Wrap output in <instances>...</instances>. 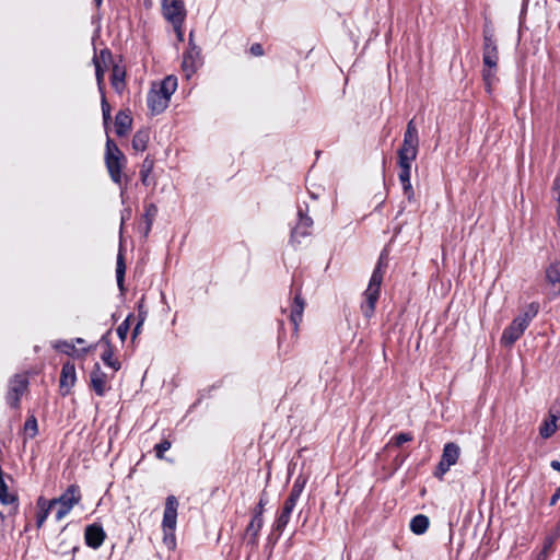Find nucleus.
I'll return each mask as SVG.
<instances>
[{
    "mask_svg": "<svg viewBox=\"0 0 560 560\" xmlns=\"http://www.w3.org/2000/svg\"><path fill=\"white\" fill-rule=\"evenodd\" d=\"M552 545V539L549 538L545 541L541 551L537 556V560H547V552Z\"/></svg>",
    "mask_w": 560,
    "mask_h": 560,
    "instance_id": "50",
    "label": "nucleus"
},
{
    "mask_svg": "<svg viewBox=\"0 0 560 560\" xmlns=\"http://www.w3.org/2000/svg\"><path fill=\"white\" fill-rule=\"evenodd\" d=\"M125 276H126V262L125 257L122 253V246H119V250L117 254V261H116V281L117 287L121 293L126 291L125 288Z\"/></svg>",
    "mask_w": 560,
    "mask_h": 560,
    "instance_id": "24",
    "label": "nucleus"
},
{
    "mask_svg": "<svg viewBox=\"0 0 560 560\" xmlns=\"http://www.w3.org/2000/svg\"><path fill=\"white\" fill-rule=\"evenodd\" d=\"M132 210L130 207H126L120 212V228H119V234L122 235V230L125 222L128 221L131 218Z\"/></svg>",
    "mask_w": 560,
    "mask_h": 560,
    "instance_id": "45",
    "label": "nucleus"
},
{
    "mask_svg": "<svg viewBox=\"0 0 560 560\" xmlns=\"http://www.w3.org/2000/svg\"><path fill=\"white\" fill-rule=\"evenodd\" d=\"M499 51L497 40L483 42L482 62L483 67L498 68Z\"/></svg>",
    "mask_w": 560,
    "mask_h": 560,
    "instance_id": "19",
    "label": "nucleus"
},
{
    "mask_svg": "<svg viewBox=\"0 0 560 560\" xmlns=\"http://www.w3.org/2000/svg\"><path fill=\"white\" fill-rule=\"evenodd\" d=\"M402 190L405 196L407 197L408 201L411 202L415 200V191L411 185V182L408 183H401Z\"/></svg>",
    "mask_w": 560,
    "mask_h": 560,
    "instance_id": "46",
    "label": "nucleus"
},
{
    "mask_svg": "<svg viewBox=\"0 0 560 560\" xmlns=\"http://www.w3.org/2000/svg\"><path fill=\"white\" fill-rule=\"evenodd\" d=\"M558 408H560V394L559 397L556 399L555 404Z\"/></svg>",
    "mask_w": 560,
    "mask_h": 560,
    "instance_id": "61",
    "label": "nucleus"
},
{
    "mask_svg": "<svg viewBox=\"0 0 560 560\" xmlns=\"http://www.w3.org/2000/svg\"><path fill=\"white\" fill-rule=\"evenodd\" d=\"M552 190L555 192V198L558 201L559 207H560V171L558 172V174L553 180Z\"/></svg>",
    "mask_w": 560,
    "mask_h": 560,
    "instance_id": "48",
    "label": "nucleus"
},
{
    "mask_svg": "<svg viewBox=\"0 0 560 560\" xmlns=\"http://www.w3.org/2000/svg\"><path fill=\"white\" fill-rule=\"evenodd\" d=\"M546 279L547 281L556 287L559 285L558 293L560 294V262L556 261L549 265L546 269Z\"/></svg>",
    "mask_w": 560,
    "mask_h": 560,
    "instance_id": "30",
    "label": "nucleus"
},
{
    "mask_svg": "<svg viewBox=\"0 0 560 560\" xmlns=\"http://www.w3.org/2000/svg\"><path fill=\"white\" fill-rule=\"evenodd\" d=\"M560 500V486L556 489L555 493L551 495L549 500V505L553 506Z\"/></svg>",
    "mask_w": 560,
    "mask_h": 560,
    "instance_id": "57",
    "label": "nucleus"
},
{
    "mask_svg": "<svg viewBox=\"0 0 560 560\" xmlns=\"http://www.w3.org/2000/svg\"><path fill=\"white\" fill-rule=\"evenodd\" d=\"M550 467L556 471H560V462L556 459L551 460Z\"/></svg>",
    "mask_w": 560,
    "mask_h": 560,
    "instance_id": "59",
    "label": "nucleus"
},
{
    "mask_svg": "<svg viewBox=\"0 0 560 560\" xmlns=\"http://www.w3.org/2000/svg\"><path fill=\"white\" fill-rule=\"evenodd\" d=\"M113 57L112 51L108 48H104L100 51V57L95 54L93 57V63L95 67V78L97 83V89L101 95L105 94V84H104V73L105 69L102 66V62H106L110 60Z\"/></svg>",
    "mask_w": 560,
    "mask_h": 560,
    "instance_id": "14",
    "label": "nucleus"
},
{
    "mask_svg": "<svg viewBox=\"0 0 560 560\" xmlns=\"http://www.w3.org/2000/svg\"><path fill=\"white\" fill-rule=\"evenodd\" d=\"M124 195H125V191H124V190H121V192H120L121 199H124ZM124 202H125V200H122V203H124Z\"/></svg>",
    "mask_w": 560,
    "mask_h": 560,
    "instance_id": "64",
    "label": "nucleus"
},
{
    "mask_svg": "<svg viewBox=\"0 0 560 560\" xmlns=\"http://www.w3.org/2000/svg\"><path fill=\"white\" fill-rule=\"evenodd\" d=\"M495 73L497 68L483 67L482 69V80L485 82V86L488 93L491 92L492 83L497 80Z\"/></svg>",
    "mask_w": 560,
    "mask_h": 560,
    "instance_id": "35",
    "label": "nucleus"
},
{
    "mask_svg": "<svg viewBox=\"0 0 560 560\" xmlns=\"http://www.w3.org/2000/svg\"><path fill=\"white\" fill-rule=\"evenodd\" d=\"M106 538V533L100 523H93L85 527V545L94 550L98 549Z\"/></svg>",
    "mask_w": 560,
    "mask_h": 560,
    "instance_id": "11",
    "label": "nucleus"
},
{
    "mask_svg": "<svg viewBox=\"0 0 560 560\" xmlns=\"http://www.w3.org/2000/svg\"><path fill=\"white\" fill-rule=\"evenodd\" d=\"M91 387L95 394L103 397L106 393L107 375L102 371L101 365L96 362L90 374Z\"/></svg>",
    "mask_w": 560,
    "mask_h": 560,
    "instance_id": "17",
    "label": "nucleus"
},
{
    "mask_svg": "<svg viewBox=\"0 0 560 560\" xmlns=\"http://www.w3.org/2000/svg\"><path fill=\"white\" fill-rule=\"evenodd\" d=\"M268 504L267 493L264 490L260 494L259 501L253 510V515L257 517H264L265 508Z\"/></svg>",
    "mask_w": 560,
    "mask_h": 560,
    "instance_id": "38",
    "label": "nucleus"
},
{
    "mask_svg": "<svg viewBox=\"0 0 560 560\" xmlns=\"http://www.w3.org/2000/svg\"><path fill=\"white\" fill-rule=\"evenodd\" d=\"M305 308V300L302 298L301 289H298L291 299L290 303V322L293 325V330L296 334L299 325L302 322L303 313Z\"/></svg>",
    "mask_w": 560,
    "mask_h": 560,
    "instance_id": "10",
    "label": "nucleus"
},
{
    "mask_svg": "<svg viewBox=\"0 0 560 560\" xmlns=\"http://www.w3.org/2000/svg\"><path fill=\"white\" fill-rule=\"evenodd\" d=\"M483 42L497 40L494 36V28L490 20L486 19L482 28Z\"/></svg>",
    "mask_w": 560,
    "mask_h": 560,
    "instance_id": "42",
    "label": "nucleus"
},
{
    "mask_svg": "<svg viewBox=\"0 0 560 560\" xmlns=\"http://www.w3.org/2000/svg\"><path fill=\"white\" fill-rule=\"evenodd\" d=\"M75 341H77L78 343H83V342H84V340H83L82 338H77V339H75Z\"/></svg>",
    "mask_w": 560,
    "mask_h": 560,
    "instance_id": "63",
    "label": "nucleus"
},
{
    "mask_svg": "<svg viewBox=\"0 0 560 560\" xmlns=\"http://www.w3.org/2000/svg\"><path fill=\"white\" fill-rule=\"evenodd\" d=\"M202 66L201 49L194 43V32L189 34L188 49L183 55V70L187 77L194 74Z\"/></svg>",
    "mask_w": 560,
    "mask_h": 560,
    "instance_id": "7",
    "label": "nucleus"
},
{
    "mask_svg": "<svg viewBox=\"0 0 560 560\" xmlns=\"http://www.w3.org/2000/svg\"><path fill=\"white\" fill-rule=\"evenodd\" d=\"M114 349H105L101 355L102 361L108 368H112L115 372L120 370L121 364L117 359H114Z\"/></svg>",
    "mask_w": 560,
    "mask_h": 560,
    "instance_id": "33",
    "label": "nucleus"
},
{
    "mask_svg": "<svg viewBox=\"0 0 560 560\" xmlns=\"http://www.w3.org/2000/svg\"><path fill=\"white\" fill-rule=\"evenodd\" d=\"M249 51L253 56L259 57L264 55V48L261 44L255 43L250 46Z\"/></svg>",
    "mask_w": 560,
    "mask_h": 560,
    "instance_id": "54",
    "label": "nucleus"
},
{
    "mask_svg": "<svg viewBox=\"0 0 560 560\" xmlns=\"http://www.w3.org/2000/svg\"><path fill=\"white\" fill-rule=\"evenodd\" d=\"M93 1L97 8H100L103 3V0H93Z\"/></svg>",
    "mask_w": 560,
    "mask_h": 560,
    "instance_id": "60",
    "label": "nucleus"
},
{
    "mask_svg": "<svg viewBox=\"0 0 560 560\" xmlns=\"http://www.w3.org/2000/svg\"><path fill=\"white\" fill-rule=\"evenodd\" d=\"M399 168H400V171L398 174V178H399L400 183L410 182L411 168L410 167H399Z\"/></svg>",
    "mask_w": 560,
    "mask_h": 560,
    "instance_id": "47",
    "label": "nucleus"
},
{
    "mask_svg": "<svg viewBox=\"0 0 560 560\" xmlns=\"http://www.w3.org/2000/svg\"><path fill=\"white\" fill-rule=\"evenodd\" d=\"M143 324V318H141L137 325L135 326L133 330H132V338L135 339L137 337V335L140 332V329H141V326Z\"/></svg>",
    "mask_w": 560,
    "mask_h": 560,
    "instance_id": "58",
    "label": "nucleus"
},
{
    "mask_svg": "<svg viewBox=\"0 0 560 560\" xmlns=\"http://www.w3.org/2000/svg\"><path fill=\"white\" fill-rule=\"evenodd\" d=\"M147 104L152 115H159L167 108L170 102L155 92V88L153 86L148 93Z\"/></svg>",
    "mask_w": 560,
    "mask_h": 560,
    "instance_id": "18",
    "label": "nucleus"
},
{
    "mask_svg": "<svg viewBox=\"0 0 560 560\" xmlns=\"http://www.w3.org/2000/svg\"><path fill=\"white\" fill-rule=\"evenodd\" d=\"M81 500L80 488L78 485H70L67 490L58 498L48 501L56 511V521L62 520Z\"/></svg>",
    "mask_w": 560,
    "mask_h": 560,
    "instance_id": "4",
    "label": "nucleus"
},
{
    "mask_svg": "<svg viewBox=\"0 0 560 560\" xmlns=\"http://www.w3.org/2000/svg\"><path fill=\"white\" fill-rule=\"evenodd\" d=\"M291 518V515L285 514L284 512L280 511V513L277 515L273 524H272V534H277L276 540L280 538L283 530L285 529L287 525L289 524Z\"/></svg>",
    "mask_w": 560,
    "mask_h": 560,
    "instance_id": "29",
    "label": "nucleus"
},
{
    "mask_svg": "<svg viewBox=\"0 0 560 560\" xmlns=\"http://www.w3.org/2000/svg\"><path fill=\"white\" fill-rule=\"evenodd\" d=\"M158 207L155 203H147L144 205V213H143V220H144V225L141 229V233L143 235L144 238H147L151 232V229H152V225H153V222L158 215Z\"/></svg>",
    "mask_w": 560,
    "mask_h": 560,
    "instance_id": "22",
    "label": "nucleus"
},
{
    "mask_svg": "<svg viewBox=\"0 0 560 560\" xmlns=\"http://www.w3.org/2000/svg\"><path fill=\"white\" fill-rule=\"evenodd\" d=\"M54 348L61 352V353H65V354H68V355H71L74 351H75V348H74V345L72 342H69L67 340H58Z\"/></svg>",
    "mask_w": 560,
    "mask_h": 560,
    "instance_id": "39",
    "label": "nucleus"
},
{
    "mask_svg": "<svg viewBox=\"0 0 560 560\" xmlns=\"http://www.w3.org/2000/svg\"><path fill=\"white\" fill-rule=\"evenodd\" d=\"M264 526V517H257L256 515H252V520L246 526L245 529V540L246 545L255 548L258 546V536L259 532Z\"/></svg>",
    "mask_w": 560,
    "mask_h": 560,
    "instance_id": "16",
    "label": "nucleus"
},
{
    "mask_svg": "<svg viewBox=\"0 0 560 560\" xmlns=\"http://www.w3.org/2000/svg\"><path fill=\"white\" fill-rule=\"evenodd\" d=\"M557 428V422L555 421V417L552 416V419L548 418L541 423V425L539 427V434L542 439H549L555 434Z\"/></svg>",
    "mask_w": 560,
    "mask_h": 560,
    "instance_id": "31",
    "label": "nucleus"
},
{
    "mask_svg": "<svg viewBox=\"0 0 560 560\" xmlns=\"http://www.w3.org/2000/svg\"><path fill=\"white\" fill-rule=\"evenodd\" d=\"M101 107H102L103 122H104V126L106 127L108 125V122L110 121L112 117H110V105L107 102L105 94L101 95Z\"/></svg>",
    "mask_w": 560,
    "mask_h": 560,
    "instance_id": "41",
    "label": "nucleus"
},
{
    "mask_svg": "<svg viewBox=\"0 0 560 560\" xmlns=\"http://www.w3.org/2000/svg\"><path fill=\"white\" fill-rule=\"evenodd\" d=\"M388 266V252L387 249H383L377 259L376 266L372 272V276L369 281V285L364 291L363 295L365 298L364 302L361 305L362 313L365 317L370 318L375 311L376 302L380 298L381 284L383 281V276Z\"/></svg>",
    "mask_w": 560,
    "mask_h": 560,
    "instance_id": "1",
    "label": "nucleus"
},
{
    "mask_svg": "<svg viewBox=\"0 0 560 560\" xmlns=\"http://www.w3.org/2000/svg\"><path fill=\"white\" fill-rule=\"evenodd\" d=\"M430 520L427 515L417 514L411 518L409 527L415 535H423L428 530Z\"/></svg>",
    "mask_w": 560,
    "mask_h": 560,
    "instance_id": "25",
    "label": "nucleus"
},
{
    "mask_svg": "<svg viewBox=\"0 0 560 560\" xmlns=\"http://www.w3.org/2000/svg\"><path fill=\"white\" fill-rule=\"evenodd\" d=\"M172 444L168 440H162L160 443L155 444L154 452L155 456L159 459L164 458V453L171 448Z\"/></svg>",
    "mask_w": 560,
    "mask_h": 560,
    "instance_id": "43",
    "label": "nucleus"
},
{
    "mask_svg": "<svg viewBox=\"0 0 560 560\" xmlns=\"http://www.w3.org/2000/svg\"><path fill=\"white\" fill-rule=\"evenodd\" d=\"M126 162V158L124 153L120 151L115 141L107 137L106 140V151H105V164L110 176V179L115 184L121 183V171L124 164Z\"/></svg>",
    "mask_w": 560,
    "mask_h": 560,
    "instance_id": "3",
    "label": "nucleus"
},
{
    "mask_svg": "<svg viewBox=\"0 0 560 560\" xmlns=\"http://www.w3.org/2000/svg\"><path fill=\"white\" fill-rule=\"evenodd\" d=\"M295 506H296V502H294L290 499H285L281 511L284 512L285 514L291 515Z\"/></svg>",
    "mask_w": 560,
    "mask_h": 560,
    "instance_id": "51",
    "label": "nucleus"
},
{
    "mask_svg": "<svg viewBox=\"0 0 560 560\" xmlns=\"http://www.w3.org/2000/svg\"><path fill=\"white\" fill-rule=\"evenodd\" d=\"M37 505L39 508V511L36 514V526L37 528H40L45 521L48 517L49 511L52 509L50 503L44 499L43 497H39L37 500Z\"/></svg>",
    "mask_w": 560,
    "mask_h": 560,
    "instance_id": "27",
    "label": "nucleus"
},
{
    "mask_svg": "<svg viewBox=\"0 0 560 560\" xmlns=\"http://www.w3.org/2000/svg\"><path fill=\"white\" fill-rule=\"evenodd\" d=\"M131 315H129L118 327H117V335L119 337V339L121 340V342H124L127 338V335H128V331H129V328H130V324H129V318H130Z\"/></svg>",
    "mask_w": 560,
    "mask_h": 560,
    "instance_id": "44",
    "label": "nucleus"
},
{
    "mask_svg": "<svg viewBox=\"0 0 560 560\" xmlns=\"http://www.w3.org/2000/svg\"><path fill=\"white\" fill-rule=\"evenodd\" d=\"M132 126V117L126 110H119L115 116V132L118 137L128 133Z\"/></svg>",
    "mask_w": 560,
    "mask_h": 560,
    "instance_id": "21",
    "label": "nucleus"
},
{
    "mask_svg": "<svg viewBox=\"0 0 560 560\" xmlns=\"http://www.w3.org/2000/svg\"><path fill=\"white\" fill-rule=\"evenodd\" d=\"M306 482H307V478L305 476H303V475H299L295 478L294 483H293L292 487L301 489V490H304Z\"/></svg>",
    "mask_w": 560,
    "mask_h": 560,
    "instance_id": "53",
    "label": "nucleus"
},
{
    "mask_svg": "<svg viewBox=\"0 0 560 560\" xmlns=\"http://www.w3.org/2000/svg\"><path fill=\"white\" fill-rule=\"evenodd\" d=\"M459 454L460 448L456 443H446L443 447L441 459L433 472L434 477L442 479L450 468L457 463Z\"/></svg>",
    "mask_w": 560,
    "mask_h": 560,
    "instance_id": "5",
    "label": "nucleus"
},
{
    "mask_svg": "<svg viewBox=\"0 0 560 560\" xmlns=\"http://www.w3.org/2000/svg\"><path fill=\"white\" fill-rule=\"evenodd\" d=\"M303 490L292 487L287 499H290L298 503Z\"/></svg>",
    "mask_w": 560,
    "mask_h": 560,
    "instance_id": "55",
    "label": "nucleus"
},
{
    "mask_svg": "<svg viewBox=\"0 0 560 560\" xmlns=\"http://www.w3.org/2000/svg\"><path fill=\"white\" fill-rule=\"evenodd\" d=\"M24 433L30 438L33 439L38 433V424L37 419L34 415H31L27 417L24 427H23Z\"/></svg>",
    "mask_w": 560,
    "mask_h": 560,
    "instance_id": "34",
    "label": "nucleus"
},
{
    "mask_svg": "<svg viewBox=\"0 0 560 560\" xmlns=\"http://www.w3.org/2000/svg\"><path fill=\"white\" fill-rule=\"evenodd\" d=\"M539 307L540 306L538 302H532L526 306L525 311L521 313L517 317L523 319L524 323H526L529 326V323L537 316Z\"/></svg>",
    "mask_w": 560,
    "mask_h": 560,
    "instance_id": "32",
    "label": "nucleus"
},
{
    "mask_svg": "<svg viewBox=\"0 0 560 560\" xmlns=\"http://www.w3.org/2000/svg\"><path fill=\"white\" fill-rule=\"evenodd\" d=\"M162 13L170 23L185 22L187 12L183 0H162Z\"/></svg>",
    "mask_w": 560,
    "mask_h": 560,
    "instance_id": "8",
    "label": "nucleus"
},
{
    "mask_svg": "<svg viewBox=\"0 0 560 560\" xmlns=\"http://www.w3.org/2000/svg\"><path fill=\"white\" fill-rule=\"evenodd\" d=\"M419 135L413 119L409 120L404 133V140L398 151L406 153H418Z\"/></svg>",
    "mask_w": 560,
    "mask_h": 560,
    "instance_id": "12",
    "label": "nucleus"
},
{
    "mask_svg": "<svg viewBox=\"0 0 560 560\" xmlns=\"http://www.w3.org/2000/svg\"><path fill=\"white\" fill-rule=\"evenodd\" d=\"M298 220L291 228L289 244L296 248L301 244V240L312 234L314 224L313 219L308 215V205H298Z\"/></svg>",
    "mask_w": 560,
    "mask_h": 560,
    "instance_id": "2",
    "label": "nucleus"
},
{
    "mask_svg": "<svg viewBox=\"0 0 560 560\" xmlns=\"http://www.w3.org/2000/svg\"><path fill=\"white\" fill-rule=\"evenodd\" d=\"M412 440L413 435L410 432H399L390 439L389 443L399 447L404 443L411 442Z\"/></svg>",
    "mask_w": 560,
    "mask_h": 560,
    "instance_id": "37",
    "label": "nucleus"
},
{
    "mask_svg": "<svg viewBox=\"0 0 560 560\" xmlns=\"http://www.w3.org/2000/svg\"><path fill=\"white\" fill-rule=\"evenodd\" d=\"M310 196H311V198H313V199H317V195H315L314 192H310Z\"/></svg>",
    "mask_w": 560,
    "mask_h": 560,
    "instance_id": "62",
    "label": "nucleus"
},
{
    "mask_svg": "<svg viewBox=\"0 0 560 560\" xmlns=\"http://www.w3.org/2000/svg\"><path fill=\"white\" fill-rule=\"evenodd\" d=\"M112 329H108L100 339L98 343L104 345L105 349H114L110 341Z\"/></svg>",
    "mask_w": 560,
    "mask_h": 560,
    "instance_id": "49",
    "label": "nucleus"
},
{
    "mask_svg": "<svg viewBox=\"0 0 560 560\" xmlns=\"http://www.w3.org/2000/svg\"><path fill=\"white\" fill-rule=\"evenodd\" d=\"M527 327L528 325L516 316L511 322V324L504 328L501 336V343L506 347L514 345L521 338Z\"/></svg>",
    "mask_w": 560,
    "mask_h": 560,
    "instance_id": "9",
    "label": "nucleus"
},
{
    "mask_svg": "<svg viewBox=\"0 0 560 560\" xmlns=\"http://www.w3.org/2000/svg\"><path fill=\"white\" fill-rule=\"evenodd\" d=\"M154 167V159L151 155H147L145 159L142 162L141 170H140V179L142 185L150 186V174Z\"/></svg>",
    "mask_w": 560,
    "mask_h": 560,
    "instance_id": "28",
    "label": "nucleus"
},
{
    "mask_svg": "<svg viewBox=\"0 0 560 560\" xmlns=\"http://www.w3.org/2000/svg\"><path fill=\"white\" fill-rule=\"evenodd\" d=\"M77 374L74 363L68 361L61 368L60 373V394L67 396L70 394L71 388L75 384Z\"/></svg>",
    "mask_w": 560,
    "mask_h": 560,
    "instance_id": "15",
    "label": "nucleus"
},
{
    "mask_svg": "<svg viewBox=\"0 0 560 560\" xmlns=\"http://www.w3.org/2000/svg\"><path fill=\"white\" fill-rule=\"evenodd\" d=\"M398 155V166L399 167H410L412 162L417 159L418 153H406L404 151H397Z\"/></svg>",
    "mask_w": 560,
    "mask_h": 560,
    "instance_id": "36",
    "label": "nucleus"
},
{
    "mask_svg": "<svg viewBox=\"0 0 560 560\" xmlns=\"http://www.w3.org/2000/svg\"><path fill=\"white\" fill-rule=\"evenodd\" d=\"M176 89L177 78L175 75H167L160 82L155 92L164 96L170 102Z\"/></svg>",
    "mask_w": 560,
    "mask_h": 560,
    "instance_id": "23",
    "label": "nucleus"
},
{
    "mask_svg": "<svg viewBox=\"0 0 560 560\" xmlns=\"http://www.w3.org/2000/svg\"><path fill=\"white\" fill-rule=\"evenodd\" d=\"M126 70L119 65H114L110 74V84L114 91L121 94L126 89Z\"/></svg>",
    "mask_w": 560,
    "mask_h": 560,
    "instance_id": "20",
    "label": "nucleus"
},
{
    "mask_svg": "<svg viewBox=\"0 0 560 560\" xmlns=\"http://www.w3.org/2000/svg\"><path fill=\"white\" fill-rule=\"evenodd\" d=\"M101 107H102L103 122H104V126L106 127L108 125V122L110 121L112 117H110V105L107 102L105 94L101 95Z\"/></svg>",
    "mask_w": 560,
    "mask_h": 560,
    "instance_id": "40",
    "label": "nucleus"
},
{
    "mask_svg": "<svg viewBox=\"0 0 560 560\" xmlns=\"http://www.w3.org/2000/svg\"><path fill=\"white\" fill-rule=\"evenodd\" d=\"M552 416L555 417L556 422L560 420V408H558L556 405H552L549 410V418L552 419Z\"/></svg>",
    "mask_w": 560,
    "mask_h": 560,
    "instance_id": "56",
    "label": "nucleus"
},
{
    "mask_svg": "<svg viewBox=\"0 0 560 560\" xmlns=\"http://www.w3.org/2000/svg\"><path fill=\"white\" fill-rule=\"evenodd\" d=\"M150 139V132L148 129H140L136 131L132 137L131 145L137 152H143L147 150L148 142Z\"/></svg>",
    "mask_w": 560,
    "mask_h": 560,
    "instance_id": "26",
    "label": "nucleus"
},
{
    "mask_svg": "<svg viewBox=\"0 0 560 560\" xmlns=\"http://www.w3.org/2000/svg\"><path fill=\"white\" fill-rule=\"evenodd\" d=\"M178 501L175 495H168L165 501L162 526L164 530H174L177 523Z\"/></svg>",
    "mask_w": 560,
    "mask_h": 560,
    "instance_id": "13",
    "label": "nucleus"
},
{
    "mask_svg": "<svg viewBox=\"0 0 560 560\" xmlns=\"http://www.w3.org/2000/svg\"><path fill=\"white\" fill-rule=\"evenodd\" d=\"M173 25L174 32L176 34V37L179 42L184 40V32H183V25L184 22L178 23H171Z\"/></svg>",
    "mask_w": 560,
    "mask_h": 560,
    "instance_id": "52",
    "label": "nucleus"
},
{
    "mask_svg": "<svg viewBox=\"0 0 560 560\" xmlns=\"http://www.w3.org/2000/svg\"><path fill=\"white\" fill-rule=\"evenodd\" d=\"M28 378L26 375L15 374L9 381V388L5 396L7 404L16 409L20 407L21 397L28 387Z\"/></svg>",
    "mask_w": 560,
    "mask_h": 560,
    "instance_id": "6",
    "label": "nucleus"
}]
</instances>
